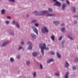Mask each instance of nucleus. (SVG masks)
<instances>
[{
  "mask_svg": "<svg viewBox=\"0 0 78 78\" xmlns=\"http://www.w3.org/2000/svg\"><path fill=\"white\" fill-rule=\"evenodd\" d=\"M39 46L41 48V52L43 56H44V49L46 50H48L49 49V48L48 47L46 48V44L45 43L43 44V46L42 44H39Z\"/></svg>",
  "mask_w": 78,
  "mask_h": 78,
  "instance_id": "f257e3e1",
  "label": "nucleus"
},
{
  "mask_svg": "<svg viewBox=\"0 0 78 78\" xmlns=\"http://www.w3.org/2000/svg\"><path fill=\"white\" fill-rule=\"evenodd\" d=\"M51 2L53 3V2H55V3L54 4V6H57L59 7L61 6V4L60 2L57 1V0H51Z\"/></svg>",
  "mask_w": 78,
  "mask_h": 78,
  "instance_id": "f03ea898",
  "label": "nucleus"
},
{
  "mask_svg": "<svg viewBox=\"0 0 78 78\" xmlns=\"http://www.w3.org/2000/svg\"><path fill=\"white\" fill-rule=\"evenodd\" d=\"M41 31L43 33H48L49 31L47 27H44L41 30Z\"/></svg>",
  "mask_w": 78,
  "mask_h": 78,
  "instance_id": "7ed1b4c3",
  "label": "nucleus"
},
{
  "mask_svg": "<svg viewBox=\"0 0 78 78\" xmlns=\"http://www.w3.org/2000/svg\"><path fill=\"white\" fill-rule=\"evenodd\" d=\"M12 23V24H13V25H15V27L17 28H18V29L20 28V25L18 23H17V22H15V20H14L13 21Z\"/></svg>",
  "mask_w": 78,
  "mask_h": 78,
  "instance_id": "20e7f679",
  "label": "nucleus"
},
{
  "mask_svg": "<svg viewBox=\"0 0 78 78\" xmlns=\"http://www.w3.org/2000/svg\"><path fill=\"white\" fill-rule=\"evenodd\" d=\"M32 28L35 33H36L37 35H38V30L36 28V27L34 26H32Z\"/></svg>",
  "mask_w": 78,
  "mask_h": 78,
  "instance_id": "39448f33",
  "label": "nucleus"
},
{
  "mask_svg": "<svg viewBox=\"0 0 78 78\" xmlns=\"http://www.w3.org/2000/svg\"><path fill=\"white\" fill-rule=\"evenodd\" d=\"M48 12V11L45 10L43 11L42 12H40V16H44V14H47V13Z\"/></svg>",
  "mask_w": 78,
  "mask_h": 78,
  "instance_id": "423d86ee",
  "label": "nucleus"
},
{
  "mask_svg": "<svg viewBox=\"0 0 78 78\" xmlns=\"http://www.w3.org/2000/svg\"><path fill=\"white\" fill-rule=\"evenodd\" d=\"M32 14L35 15L36 16H40V13L41 12H37V11L35 10L34 12H32Z\"/></svg>",
  "mask_w": 78,
  "mask_h": 78,
  "instance_id": "0eeeda50",
  "label": "nucleus"
},
{
  "mask_svg": "<svg viewBox=\"0 0 78 78\" xmlns=\"http://www.w3.org/2000/svg\"><path fill=\"white\" fill-rule=\"evenodd\" d=\"M67 4L66 3H63L62 4V9L63 10H65V9H66V8L67 7Z\"/></svg>",
  "mask_w": 78,
  "mask_h": 78,
  "instance_id": "6e6552de",
  "label": "nucleus"
},
{
  "mask_svg": "<svg viewBox=\"0 0 78 78\" xmlns=\"http://www.w3.org/2000/svg\"><path fill=\"white\" fill-rule=\"evenodd\" d=\"M30 35L31 36V37H33V39H36V37H37V36H36V35L34 34L33 33H31L30 34Z\"/></svg>",
  "mask_w": 78,
  "mask_h": 78,
  "instance_id": "1a4fd4ad",
  "label": "nucleus"
},
{
  "mask_svg": "<svg viewBox=\"0 0 78 78\" xmlns=\"http://www.w3.org/2000/svg\"><path fill=\"white\" fill-rule=\"evenodd\" d=\"M71 11L73 13H75L76 11V8L75 7H72L71 8Z\"/></svg>",
  "mask_w": 78,
  "mask_h": 78,
  "instance_id": "9d476101",
  "label": "nucleus"
},
{
  "mask_svg": "<svg viewBox=\"0 0 78 78\" xmlns=\"http://www.w3.org/2000/svg\"><path fill=\"white\" fill-rule=\"evenodd\" d=\"M9 43L8 42L5 41L3 43L2 45L1 46L2 47H4V46L6 45H8Z\"/></svg>",
  "mask_w": 78,
  "mask_h": 78,
  "instance_id": "9b49d317",
  "label": "nucleus"
},
{
  "mask_svg": "<svg viewBox=\"0 0 78 78\" xmlns=\"http://www.w3.org/2000/svg\"><path fill=\"white\" fill-rule=\"evenodd\" d=\"M48 17H55V14H49L47 15Z\"/></svg>",
  "mask_w": 78,
  "mask_h": 78,
  "instance_id": "f8f14e48",
  "label": "nucleus"
},
{
  "mask_svg": "<svg viewBox=\"0 0 78 78\" xmlns=\"http://www.w3.org/2000/svg\"><path fill=\"white\" fill-rule=\"evenodd\" d=\"M32 55L34 57H36L37 55V52H34L32 53Z\"/></svg>",
  "mask_w": 78,
  "mask_h": 78,
  "instance_id": "ddd939ff",
  "label": "nucleus"
},
{
  "mask_svg": "<svg viewBox=\"0 0 78 78\" xmlns=\"http://www.w3.org/2000/svg\"><path fill=\"white\" fill-rule=\"evenodd\" d=\"M69 66V63L67 62H66L65 64V67H66V68H68Z\"/></svg>",
  "mask_w": 78,
  "mask_h": 78,
  "instance_id": "4468645a",
  "label": "nucleus"
},
{
  "mask_svg": "<svg viewBox=\"0 0 78 78\" xmlns=\"http://www.w3.org/2000/svg\"><path fill=\"white\" fill-rule=\"evenodd\" d=\"M37 76V72L35 71L33 73V77L34 78H36Z\"/></svg>",
  "mask_w": 78,
  "mask_h": 78,
  "instance_id": "2eb2a0df",
  "label": "nucleus"
},
{
  "mask_svg": "<svg viewBox=\"0 0 78 78\" xmlns=\"http://www.w3.org/2000/svg\"><path fill=\"white\" fill-rule=\"evenodd\" d=\"M54 61V59L51 58L49 60H48L47 61V62L48 63H50V62H53V61Z\"/></svg>",
  "mask_w": 78,
  "mask_h": 78,
  "instance_id": "dca6fc26",
  "label": "nucleus"
},
{
  "mask_svg": "<svg viewBox=\"0 0 78 78\" xmlns=\"http://www.w3.org/2000/svg\"><path fill=\"white\" fill-rule=\"evenodd\" d=\"M6 12V10L5 9H3L1 10V14H5Z\"/></svg>",
  "mask_w": 78,
  "mask_h": 78,
  "instance_id": "f3484780",
  "label": "nucleus"
},
{
  "mask_svg": "<svg viewBox=\"0 0 78 78\" xmlns=\"http://www.w3.org/2000/svg\"><path fill=\"white\" fill-rule=\"evenodd\" d=\"M10 61L12 63H13L14 62V59L12 57H11L10 58Z\"/></svg>",
  "mask_w": 78,
  "mask_h": 78,
  "instance_id": "a211bd4d",
  "label": "nucleus"
},
{
  "mask_svg": "<svg viewBox=\"0 0 78 78\" xmlns=\"http://www.w3.org/2000/svg\"><path fill=\"white\" fill-rule=\"evenodd\" d=\"M59 23H60V22L58 21H56L53 22V23L55 25H58Z\"/></svg>",
  "mask_w": 78,
  "mask_h": 78,
  "instance_id": "6ab92c4d",
  "label": "nucleus"
},
{
  "mask_svg": "<svg viewBox=\"0 0 78 78\" xmlns=\"http://www.w3.org/2000/svg\"><path fill=\"white\" fill-rule=\"evenodd\" d=\"M36 22H37V20L34 19L31 21V23H35Z\"/></svg>",
  "mask_w": 78,
  "mask_h": 78,
  "instance_id": "aec40b11",
  "label": "nucleus"
},
{
  "mask_svg": "<svg viewBox=\"0 0 78 78\" xmlns=\"http://www.w3.org/2000/svg\"><path fill=\"white\" fill-rule=\"evenodd\" d=\"M69 73L68 72L66 73V75L65 76V78H69V77H68L69 76Z\"/></svg>",
  "mask_w": 78,
  "mask_h": 78,
  "instance_id": "412c9836",
  "label": "nucleus"
},
{
  "mask_svg": "<svg viewBox=\"0 0 78 78\" xmlns=\"http://www.w3.org/2000/svg\"><path fill=\"white\" fill-rule=\"evenodd\" d=\"M57 56L58 57V58H61V55H59V54L58 53V52H57Z\"/></svg>",
  "mask_w": 78,
  "mask_h": 78,
  "instance_id": "4be33fe9",
  "label": "nucleus"
},
{
  "mask_svg": "<svg viewBox=\"0 0 78 78\" xmlns=\"http://www.w3.org/2000/svg\"><path fill=\"white\" fill-rule=\"evenodd\" d=\"M32 45H29L28 47V49L31 50L32 49Z\"/></svg>",
  "mask_w": 78,
  "mask_h": 78,
  "instance_id": "5701e85b",
  "label": "nucleus"
},
{
  "mask_svg": "<svg viewBox=\"0 0 78 78\" xmlns=\"http://www.w3.org/2000/svg\"><path fill=\"white\" fill-rule=\"evenodd\" d=\"M66 30V29L64 27L62 28L61 29V31L62 32H64Z\"/></svg>",
  "mask_w": 78,
  "mask_h": 78,
  "instance_id": "b1692460",
  "label": "nucleus"
},
{
  "mask_svg": "<svg viewBox=\"0 0 78 78\" xmlns=\"http://www.w3.org/2000/svg\"><path fill=\"white\" fill-rule=\"evenodd\" d=\"M51 38L53 41H55V36L54 35L52 36Z\"/></svg>",
  "mask_w": 78,
  "mask_h": 78,
  "instance_id": "393cba45",
  "label": "nucleus"
},
{
  "mask_svg": "<svg viewBox=\"0 0 78 78\" xmlns=\"http://www.w3.org/2000/svg\"><path fill=\"white\" fill-rule=\"evenodd\" d=\"M16 59H20V55H18L16 57Z\"/></svg>",
  "mask_w": 78,
  "mask_h": 78,
  "instance_id": "a878e982",
  "label": "nucleus"
},
{
  "mask_svg": "<svg viewBox=\"0 0 78 78\" xmlns=\"http://www.w3.org/2000/svg\"><path fill=\"white\" fill-rule=\"evenodd\" d=\"M68 37H69V39H70V40H73V37H72V36L70 35L68 36Z\"/></svg>",
  "mask_w": 78,
  "mask_h": 78,
  "instance_id": "bb28decb",
  "label": "nucleus"
},
{
  "mask_svg": "<svg viewBox=\"0 0 78 78\" xmlns=\"http://www.w3.org/2000/svg\"><path fill=\"white\" fill-rule=\"evenodd\" d=\"M49 54H51V55H55V52L53 51L50 52Z\"/></svg>",
  "mask_w": 78,
  "mask_h": 78,
  "instance_id": "cd10ccee",
  "label": "nucleus"
},
{
  "mask_svg": "<svg viewBox=\"0 0 78 78\" xmlns=\"http://www.w3.org/2000/svg\"><path fill=\"white\" fill-rule=\"evenodd\" d=\"M23 48V47H22V46H19V47L18 48V50H22V49Z\"/></svg>",
  "mask_w": 78,
  "mask_h": 78,
  "instance_id": "c85d7f7f",
  "label": "nucleus"
},
{
  "mask_svg": "<svg viewBox=\"0 0 78 78\" xmlns=\"http://www.w3.org/2000/svg\"><path fill=\"white\" fill-rule=\"evenodd\" d=\"M48 10L49 12H52V11H53V9L51 8H49Z\"/></svg>",
  "mask_w": 78,
  "mask_h": 78,
  "instance_id": "c756f323",
  "label": "nucleus"
},
{
  "mask_svg": "<svg viewBox=\"0 0 78 78\" xmlns=\"http://www.w3.org/2000/svg\"><path fill=\"white\" fill-rule=\"evenodd\" d=\"M26 64L27 66H29L30 64V61H27L26 62Z\"/></svg>",
  "mask_w": 78,
  "mask_h": 78,
  "instance_id": "7c9ffc66",
  "label": "nucleus"
},
{
  "mask_svg": "<svg viewBox=\"0 0 78 78\" xmlns=\"http://www.w3.org/2000/svg\"><path fill=\"white\" fill-rule=\"evenodd\" d=\"M35 26L37 27H38L39 26V24L38 23H36L35 24Z\"/></svg>",
  "mask_w": 78,
  "mask_h": 78,
  "instance_id": "2f4dec72",
  "label": "nucleus"
},
{
  "mask_svg": "<svg viewBox=\"0 0 78 78\" xmlns=\"http://www.w3.org/2000/svg\"><path fill=\"white\" fill-rule=\"evenodd\" d=\"M27 44H28V45H32V43H31V41H28L27 42Z\"/></svg>",
  "mask_w": 78,
  "mask_h": 78,
  "instance_id": "473e14b6",
  "label": "nucleus"
},
{
  "mask_svg": "<svg viewBox=\"0 0 78 78\" xmlns=\"http://www.w3.org/2000/svg\"><path fill=\"white\" fill-rule=\"evenodd\" d=\"M5 23L7 25H8V24L9 23V21H5Z\"/></svg>",
  "mask_w": 78,
  "mask_h": 78,
  "instance_id": "72a5a7b5",
  "label": "nucleus"
},
{
  "mask_svg": "<svg viewBox=\"0 0 78 78\" xmlns=\"http://www.w3.org/2000/svg\"><path fill=\"white\" fill-rule=\"evenodd\" d=\"M40 68L41 69H43V66H42V65L41 64L40 65Z\"/></svg>",
  "mask_w": 78,
  "mask_h": 78,
  "instance_id": "f704fd0d",
  "label": "nucleus"
},
{
  "mask_svg": "<svg viewBox=\"0 0 78 78\" xmlns=\"http://www.w3.org/2000/svg\"><path fill=\"white\" fill-rule=\"evenodd\" d=\"M9 34L10 35H12V36L14 35V32H11L10 33H9Z\"/></svg>",
  "mask_w": 78,
  "mask_h": 78,
  "instance_id": "c9c22d12",
  "label": "nucleus"
},
{
  "mask_svg": "<svg viewBox=\"0 0 78 78\" xmlns=\"http://www.w3.org/2000/svg\"><path fill=\"white\" fill-rule=\"evenodd\" d=\"M55 75H56V76H59V73H55Z\"/></svg>",
  "mask_w": 78,
  "mask_h": 78,
  "instance_id": "e433bc0d",
  "label": "nucleus"
},
{
  "mask_svg": "<svg viewBox=\"0 0 78 78\" xmlns=\"http://www.w3.org/2000/svg\"><path fill=\"white\" fill-rule=\"evenodd\" d=\"M62 39V36L60 37L59 38V41H61Z\"/></svg>",
  "mask_w": 78,
  "mask_h": 78,
  "instance_id": "4c0bfd02",
  "label": "nucleus"
},
{
  "mask_svg": "<svg viewBox=\"0 0 78 78\" xmlns=\"http://www.w3.org/2000/svg\"><path fill=\"white\" fill-rule=\"evenodd\" d=\"M21 44L22 45H23L24 44V41H21Z\"/></svg>",
  "mask_w": 78,
  "mask_h": 78,
  "instance_id": "58836bf2",
  "label": "nucleus"
},
{
  "mask_svg": "<svg viewBox=\"0 0 78 78\" xmlns=\"http://www.w3.org/2000/svg\"><path fill=\"white\" fill-rule=\"evenodd\" d=\"M9 2H15V0H9Z\"/></svg>",
  "mask_w": 78,
  "mask_h": 78,
  "instance_id": "ea45409f",
  "label": "nucleus"
},
{
  "mask_svg": "<svg viewBox=\"0 0 78 78\" xmlns=\"http://www.w3.org/2000/svg\"><path fill=\"white\" fill-rule=\"evenodd\" d=\"M73 70H76V67H75V66H73Z\"/></svg>",
  "mask_w": 78,
  "mask_h": 78,
  "instance_id": "a19ab883",
  "label": "nucleus"
},
{
  "mask_svg": "<svg viewBox=\"0 0 78 78\" xmlns=\"http://www.w3.org/2000/svg\"><path fill=\"white\" fill-rule=\"evenodd\" d=\"M74 24H76V23H77V21H76V20H74Z\"/></svg>",
  "mask_w": 78,
  "mask_h": 78,
  "instance_id": "79ce46f5",
  "label": "nucleus"
},
{
  "mask_svg": "<svg viewBox=\"0 0 78 78\" xmlns=\"http://www.w3.org/2000/svg\"><path fill=\"white\" fill-rule=\"evenodd\" d=\"M66 3L68 4V5H69L70 4V3L69 2V1L67 0H66Z\"/></svg>",
  "mask_w": 78,
  "mask_h": 78,
  "instance_id": "37998d69",
  "label": "nucleus"
},
{
  "mask_svg": "<svg viewBox=\"0 0 78 78\" xmlns=\"http://www.w3.org/2000/svg\"><path fill=\"white\" fill-rule=\"evenodd\" d=\"M65 43V41H62V45H64V43Z\"/></svg>",
  "mask_w": 78,
  "mask_h": 78,
  "instance_id": "c03bdc74",
  "label": "nucleus"
},
{
  "mask_svg": "<svg viewBox=\"0 0 78 78\" xmlns=\"http://www.w3.org/2000/svg\"><path fill=\"white\" fill-rule=\"evenodd\" d=\"M7 19H11V17L10 16H7Z\"/></svg>",
  "mask_w": 78,
  "mask_h": 78,
  "instance_id": "a18cd8bd",
  "label": "nucleus"
},
{
  "mask_svg": "<svg viewBox=\"0 0 78 78\" xmlns=\"http://www.w3.org/2000/svg\"><path fill=\"white\" fill-rule=\"evenodd\" d=\"M61 26H64L65 25V24L64 23H63L61 25Z\"/></svg>",
  "mask_w": 78,
  "mask_h": 78,
  "instance_id": "49530a36",
  "label": "nucleus"
},
{
  "mask_svg": "<svg viewBox=\"0 0 78 78\" xmlns=\"http://www.w3.org/2000/svg\"><path fill=\"white\" fill-rule=\"evenodd\" d=\"M39 58H41V55H40L38 57Z\"/></svg>",
  "mask_w": 78,
  "mask_h": 78,
  "instance_id": "de8ad7c7",
  "label": "nucleus"
},
{
  "mask_svg": "<svg viewBox=\"0 0 78 78\" xmlns=\"http://www.w3.org/2000/svg\"><path fill=\"white\" fill-rule=\"evenodd\" d=\"M26 16H27V17H29V15H27Z\"/></svg>",
  "mask_w": 78,
  "mask_h": 78,
  "instance_id": "09e8293b",
  "label": "nucleus"
},
{
  "mask_svg": "<svg viewBox=\"0 0 78 78\" xmlns=\"http://www.w3.org/2000/svg\"><path fill=\"white\" fill-rule=\"evenodd\" d=\"M62 2H65V0H60Z\"/></svg>",
  "mask_w": 78,
  "mask_h": 78,
  "instance_id": "8fccbe9b",
  "label": "nucleus"
},
{
  "mask_svg": "<svg viewBox=\"0 0 78 78\" xmlns=\"http://www.w3.org/2000/svg\"><path fill=\"white\" fill-rule=\"evenodd\" d=\"M78 60V58H76V61H77Z\"/></svg>",
  "mask_w": 78,
  "mask_h": 78,
  "instance_id": "3c124183",
  "label": "nucleus"
},
{
  "mask_svg": "<svg viewBox=\"0 0 78 78\" xmlns=\"http://www.w3.org/2000/svg\"><path fill=\"white\" fill-rule=\"evenodd\" d=\"M77 50H78V47H77Z\"/></svg>",
  "mask_w": 78,
  "mask_h": 78,
  "instance_id": "603ef678",
  "label": "nucleus"
}]
</instances>
